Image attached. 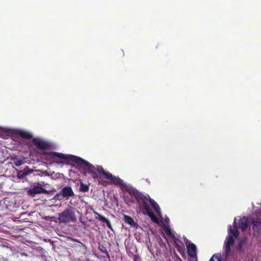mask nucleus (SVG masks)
<instances>
[{
	"label": "nucleus",
	"instance_id": "nucleus-1",
	"mask_svg": "<svg viewBox=\"0 0 261 261\" xmlns=\"http://www.w3.org/2000/svg\"><path fill=\"white\" fill-rule=\"evenodd\" d=\"M133 195L138 202L140 209L143 210V214L147 215L151 220L158 224L159 221L163 224L164 231L175 243H177L178 236L170 227L169 219L166 217L163 219L160 206L156 202L151 199L148 195H144L138 191L134 192Z\"/></svg>",
	"mask_w": 261,
	"mask_h": 261
},
{
	"label": "nucleus",
	"instance_id": "nucleus-2",
	"mask_svg": "<svg viewBox=\"0 0 261 261\" xmlns=\"http://www.w3.org/2000/svg\"><path fill=\"white\" fill-rule=\"evenodd\" d=\"M46 160L51 163H55L58 164L64 165L66 161H72L74 162L82 168L86 170L88 173H93L94 171L93 166L88 162L83 159L72 155L64 154L56 152H49L45 155Z\"/></svg>",
	"mask_w": 261,
	"mask_h": 261
},
{
	"label": "nucleus",
	"instance_id": "nucleus-3",
	"mask_svg": "<svg viewBox=\"0 0 261 261\" xmlns=\"http://www.w3.org/2000/svg\"><path fill=\"white\" fill-rule=\"evenodd\" d=\"M239 231L237 229L236 218L234 219L233 225H229L228 230V235L224 243V250L225 257H227L230 252V247L233 244L234 239L238 238Z\"/></svg>",
	"mask_w": 261,
	"mask_h": 261
},
{
	"label": "nucleus",
	"instance_id": "nucleus-4",
	"mask_svg": "<svg viewBox=\"0 0 261 261\" xmlns=\"http://www.w3.org/2000/svg\"><path fill=\"white\" fill-rule=\"evenodd\" d=\"M58 220L60 223H68L75 222L77 218L74 212L70 208H67L59 214Z\"/></svg>",
	"mask_w": 261,
	"mask_h": 261
},
{
	"label": "nucleus",
	"instance_id": "nucleus-5",
	"mask_svg": "<svg viewBox=\"0 0 261 261\" xmlns=\"http://www.w3.org/2000/svg\"><path fill=\"white\" fill-rule=\"evenodd\" d=\"M74 195V192L70 186H66L62 189L61 191L56 194L53 198L55 200H61L63 198L68 199Z\"/></svg>",
	"mask_w": 261,
	"mask_h": 261
},
{
	"label": "nucleus",
	"instance_id": "nucleus-6",
	"mask_svg": "<svg viewBox=\"0 0 261 261\" xmlns=\"http://www.w3.org/2000/svg\"><path fill=\"white\" fill-rule=\"evenodd\" d=\"M28 194L33 197L37 194H49V192L44 189L41 186L36 185L30 188L27 191Z\"/></svg>",
	"mask_w": 261,
	"mask_h": 261
},
{
	"label": "nucleus",
	"instance_id": "nucleus-7",
	"mask_svg": "<svg viewBox=\"0 0 261 261\" xmlns=\"http://www.w3.org/2000/svg\"><path fill=\"white\" fill-rule=\"evenodd\" d=\"M32 143L34 145L40 150L48 149L50 146L47 142L39 138H34Z\"/></svg>",
	"mask_w": 261,
	"mask_h": 261
},
{
	"label": "nucleus",
	"instance_id": "nucleus-8",
	"mask_svg": "<svg viewBox=\"0 0 261 261\" xmlns=\"http://www.w3.org/2000/svg\"><path fill=\"white\" fill-rule=\"evenodd\" d=\"M188 255L192 258L197 257V248L195 245L193 243L187 245Z\"/></svg>",
	"mask_w": 261,
	"mask_h": 261
},
{
	"label": "nucleus",
	"instance_id": "nucleus-9",
	"mask_svg": "<svg viewBox=\"0 0 261 261\" xmlns=\"http://www.w3.org/2000/svg\"><path fill=\"white\" fill-rule=\"evenodd\" d=\"M106 178L108 179H111L113 182L117 185L125 186V184L122 179L118 177L114 176L111 173L106 174Z\"/></svg>",
	"mask_w": 261,
	"mask_h": 261
},
{
	"label": "nucleus",
	"instance_id": "nucleus-10",
	"mask_svg": "<svg viewBox=\"0 0 261 261\" xmlns=\"http://www.w3.org/2000/svg\"><path fill=\"white\" fill-rule=\"evenodd\" d=\"M93 213L95 215H96L95 218L96 219H98L99 221L105 223L106 224L107 226H108V227H109L110 229H112V226H111V222L109 220L107 219L104 216L100 215V214H99L98 213H97L95 211H94Z\"/></svg>",
	"mask_w": 261,
	"mask_h": 261
},
{
	"label": "nucleus",
	"instance_id": "nucleus-11",
	"mask_svg": "<svg viewBox=\"0 0 261 261\" xmlns=\"http://www.w3.org/2000/svg\"><path fill=\"white\" fill-rule=\"evenodd\" d=\"M248 223L249 221L248 218L244 217L240 219L239 222L238 227L242 231H244L247 227Z\"/></svg>",
	"mask_w": 261,
	"mask_h": 261
},
{
	"label": "nucleus",
	"instance_id": "nucleus-12",
	"mask_svg": "<svg viewBox=\"0 0 261 261\" xmlns=\"http://www.w3.org/2000/svg\"><path fill=\"white\" fill-rule=\"evenodd\" d=\"M93 167L94 168V172L93 173H88V174H94L95 173V170H96L98 172L102 174L106 178V174L110 173L109 172L105 171L101 166H97L96 168H95L94 166ZM82 169L84 170V173L85 175L88 174V172H86V170L84 169V168Z\"/></svg>",
	"mask_w": 261,
	"mask_h": 261
},
{
	"label": "nucleus",
	"instance_id": "nucleus-13",
	"mask_svg": "<svg viewBox=\"0 0 261 261\" xmlns=\"http://www.w3.org/2000/svg\"><path fill=\"white\" fill-rule=\"evenodd\" d=\"M124 222L130 225L131 226H133L134 227H137L138 226L137 224L134 221L133 218H132L130 217L124 215Z\"/></svg>",
	"mask_w": 261,
	"mask_h": 261
},
{
	"label": "nucleus",
	"instance_id": "nucleus-14",
	"mask_svg": "<svg viewBox=\"0 0 261 261\" xmlns=\"http://www.w3.org/2000/svg\"><path fill=\"white\" fill-rule=\"evenodd\" d=\"M17 134L21 137L22 138L29 139L32 137V134L27 131L22 130H18L17 131Z\"/></svg>",
	"mask_w": 261,
	"mask_h": 261
},
{
	"label": "nucleus",
	"instance_id": "nucleus-15",
	"mask_svg": "<svg viewBox=\"0 0 261 261\" xmlns=\"http://www.w3.org/2000/svg\"><path fill=\"white\" fill-rule=\"evenodd\" d=\"M253 229L254 230V235H257L258 234V226L260 225V221L256 220V221H253Z\"/></svg>",
	"mask_w": 261,
	"mask_h": 261
},
{
	"label": "nucleus",
	"instance_id": "nucleus-16",
	"mask_svg": "<svg viewBox=\"0 0 261 261\" xmlns=\"http://www.w3.org/2000/svg\"><path fill=\"white\" fill-rule=\"evenodd\" d=\"M221 255L220 254H216L213 255L209 261H221Z\"/></svg>",
	"mask_w": 261,
	"mask_h": 261
},
{
	"label": "nucleus",
	"instance_id": "nucleus-17",
	"mask_svg": "<svg viewBox=\"0 0 261 261\" xmlns=\"http://www.w3.org/2000/svg\"><path fill=\"white\" fill-rule=\"evenodd\" d=\"M28 172L23 171H19L18 173V177L20 178H23L24 176H27L28 174Z\"/></svg>",
	"mask_w": 261,
	"mask_h": 261
},
{
	"label": "nucleus",
	"instance_id": "nucleus-18",
	"mask_svg": "<svg viewBox=\"0 0 261 261\" xmlns=\"http://www.w3.org/2000/svg\"><path fill=\"white\" fill-rule=\"evenodd\" d=\"M81 190L83 192H87L89 188H88V186H87L86 185H84V184H81Z\"/></svg>",
	"mask_w": 261,
	"mask_h": 261
},
{
	"label": "nucleus",
	"instance_id": "nucleus-19",
	"mask_svg": "<svg viewBox=\"0 0 261 261\" xmlns=\"http://www.w3.org/2000/svg\"><path fill=\"white\" fill-rule=\"evenodd\" d=\"M22 163H23V162L21 160H16L14 162V164L16 166H20L22 164Z\"/></svg>",
	"mask_w": 261,
	"mask_h": 261
},
{
	"label": "nucleus",
	"instance_id": "nucleus-20",
	"mask_svg": "<svg viewBox=\"0 0 261 261\" xmlns=\"http://www.w3.org/2000/svg\"><path fill=\"white\" fill-rule=\"evenodd\" d=\"M245 242L244 241H242L240 242V244H239V248L241 249V248H242V245Z\"/></svg>",
	"mask_w": 261,
	"mask_h": 261
},
{
	"label": "nucleus",
	"instance_id": "nucleus-21",
	"mask_svg": "<svg viewBox=\"0 0 261 261\" xmlns=\"http://www.w3.org/2000/svg\"><path fill=\"white\" fill-rule=\"evenodd\" d=\"M101 251L103 253H105L107 255V256H109V253H108V251L106 250V249H105L104 250H102Z\"/></svg>",
	"mask_w": 261,
	"mask_h": 261
},
{
	"label": "nucleus",
	"instance_id": "nucleus-22",
	"mask_svg": "<svg viewBox=\"0 0 261 261\" xmlns=\"http://www.w3.org/2000/svg\"><path fill=\"white\" fill-rule=\"evenodd\" d=\"M73 241H75V242H79V241L77 240H75V239H74Z\"/></svg>",
	"mask_w": 261,
	"mask_h": 261
}]
</instances>
